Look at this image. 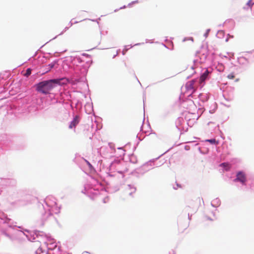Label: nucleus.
<instances>
[{"label":"nucleus","instance_id":"obj_1","mask_svg":"<svg viewBox=\"0 0 254 254\" xmlns=\"http://www.w3.org/2000/svg\"><path fill=\"white\" fill-rule=\"evenodd\" d=\"M85 36L90 41L98 46L102 40L101 32L98 25L92 21H86L82 24Z\"/></svg>","mask_w":254,"mask_h":254},{"label":"nucleus","instance_id":"obj_2","mask_svg":"<svg viewBox=\"0 0 254 254\" xmlns=\"http://www.w3.org/2000/svg\"><path fill=\"white\" fill-rule=\"evenodd\" d=\"M61 79H51L39 82L35 85L36 90L44 94H47L56 86L60 84Z\"/></svg>","mask_w":254,"mask_h":254},{"label":"nucleus","instance_id":"obj_3","mask_svg":"<svg viewBox=\"0 0 254 254\" xmlns=\"http://www.w3.org/2000/svg\"><path fill=\"white\" fill-rule=\"evenodd\" d=\"M234 181H239L242 184H244L246 181L245 174L242 172H239L237 174L236 178L234 180Z\"/></svg>","mask_w":254,"mask_h":254},{"label":"nucleus","instance_id":"obj_4","mask_svg":"<svg viewBox=\"0 0 254 254\" xmlns=\"http://www.w3.org/2000/svg\"><path fill=\"white\" fill-rule=\"evenodd\" d=\"M195 82V80H191L188 82L186 85V88L188 90H191V93H193L195 90V87L194 86V84Z\"/></svg>","mask_w":254,"mask_h":254},{"label":"nucleus","instance_id":"obj_5","mask_svg":"<svg viewBox=\"0 0 254 254\" xmlns=\"http://www.w3.org/2000/svg\"><path fill=\"white\" fill-rule=\"evenodd\" d=\"M79 117L78 116H76L73 119V120L70 123L69 128L71 129L73 127H75L76 125L79 123Z\"/></svg>","mask_w":254,"mask_h":254},{"label":"nucleus","instance_id":"obj_6","mask_svg":"<svg viewBox=\"0 0 254 254\" xmlns=\"http://www.w3.org/2000/svg\"><path fill=\"white\" fill-rule=\"evenodd\" d=\"M209 71L208 70H206L200 76V82L201 83L205 80V79L207 78Z\"/></svg>","mask_w":254,"mask_h":254},{"label":"nucleus","instance_id":"obj_7","mask_svg":"<svg viewBox=\"0 0 254 254\" xmlns=\"http://www.w3.org/2000/svg\"><path fill=\"white\" fill-rule=\"evenodd\" d=\"M220 166L225 168L226 171H228L230 169L231 166L228 163H223L220 164Z\"/></svg>","mask_w":254,"mask_h":254},{"label":"nucleus","instance_id":"obj_8","mask_svg":"<svg viewBox=\"0 0 254 254\" xmlns=\"http://www.w3.org/2000/svg\"><path fill=\"white\" fill-rule=\"evenodd\" d=\"M31 73V69L30 68H27L26 71V72L24 74V75L26 76V77H28V76H29Z\"/></svg>","mask_w":254,"mask_h":254},{"label":"nucleus","instance_id":"obj_9","mask_svg":"<svg viewBox=\"0 0 254 254\" xmlns=\"http://www.w3.org/2000/svg\"><path fill=\"white\" fill-rule=\"evenodd\" d=\"M227 77L229 79H233L235 78V75L233 73H231L228 75Z\"/></svg>","mask_w":254,"mask_h":254},{"label":"nucleus","instance_id":"obj_10","mask_svg":"<svg viewBox=\"0 0 254 254\" xmlns=\"http://www.w3.org/2000/svg\"><path fill=\"white\" fill-rule=\"evenodd\" d=\"M206 141L210 142L212 144H215L216 143H217L215 139H208Z\"/></svg>","mask_w":254,"mask_h":254},{"label":"nucleus","instance_id":"obj_11","mask_svg":"<svg viewBox=\"0 0 254 254\" xmlns=\"http://www.w3.org/2000/svg\"><path fill=\"white\" fill-rule=\"evenodd\" d=\"M54 65H55V63H51L48 65V66L50 67V69L53 68Z\"/></svg>","mask_w":254,"mask_h":254},{"label":"nucleus","instance_id":"obj_12","mask_svg":"<svg viewBox=\"0 0 254 254\" xmlns=\"http://www.w3.org/2000/svg\"><path fill=\"white\" fill-rule=\"evenodd\" d=\"M86 162H87V164L88 165V166L89 167H91L92 166V165L90 164V163L89 162L86 161Z\"/></svg>","mask_w":254,"mask_h":254}]
</instances>
